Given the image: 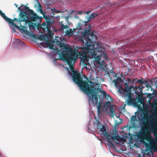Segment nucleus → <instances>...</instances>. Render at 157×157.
Returning a JSON list of instances; mask_svg holds the SVG:
<instances>
[{
	"instance_id": "f257e3e1",
	"label": "nucleus",
	"mask_w": 157,
	"mask_h": 157,
	"mask_svg": "<svg viewBox=\"0 0 157 157\" xmlns=\"http://www.w3.org/2000/svg\"><path fill=\"white\" fill-rule=\"evenodd\" d=\"M93 45L91 44L90 46L88 48L89 49H86V46L85 45L84 47H80L79 49L82 50L80 52H76L74 51L71 48H67L66 49L67 51L69 53V54H66L68 58L67 61L68 64L70 65H72L71 62L74 60H76L78 58V56L81 59V63L84 67L87 65H90L89 62V58L87 56L88 53L91 54L92 58L95 57L97 55V52L96 49H94Z\"/></svg>"
},
{
	"instance_id": "f03ea898",
	"label": "nucleus",
	"mask_w": 157,
	"mask_h": 157,
	"mask_svg": "<svg viewBox=\"0 0 157 157\" xmlns=\"http://www.w3.org/2000/svg\"><path fill=\"white\" fill-rule=\"evenodd\" d=\"M84 77L87 81L82 80L80 73L78 72H74L72 78L74 82L78 84L81 90L85 93H89L90 91L93 92L94 90L98 86L99 87V84L94 82H92L84 75Z\"/></svg>"
},
{
	"instance_id": "7ed1b4c3",
	"label": "nucleus",
	"mask_w": 157,
	"mask_h": 157,
	"mask_svg": "<svg viewBox=\"0 0 157 157\" xmlns=\"http://www.w3.org/2000/svg\"><path fill=\"white\" fill-rule=\"evenodd\" d=\"M155 103L157 105V103ZM153 133L155 139L150 134L148 128L143 127L140 133L142 139L145 140L149 142V143H144L147 150L149 151L152 149H153L154 151H157V128L154 130Z\"/></svg>"
},
{
	"instance_id": "20e7f679",
	"label": "nucleus",
	"mask_w": 157,
	"mask_h": 157,
	"mask_svg": "<svg viewBox=\"0 0 157 157\" xmlns=\"http://www.w3.org/2000/svg\"><path fill=\"white\" fill-rule=\"evenodd\" d=\"M22 9H25V11L20 12L19 17V22L27 21L29 18L28 14L26 13V12H27L29 13V17L32 21L39 23L41 22L43 17H39L36 13H34L33 11L30 9L29 7L25 6Z\"/></svg>"
},
{
	"instance_id": "39448f33",
	"label": "nucleus",
	"mask_w": 157,
	"mask_h": 157,
	"mask_svg": "<svg viewBox=\"0 0 157 157\" xmlns=\"http://www.w3.org/2000/svg\"><path fill=\"white\" fill-rule=\"evenodd\" d=\"M40 13L44 15V13L41 9L40 10ZM44 16L46 19V21L43 22L40 26V29L44 33H47L49 36H52L53 33L52 32V28L53 21L50 17L44 15Z\"/></svg>"
},
{
	"instance_id": "423d86ee",
	"label": "nucleus",
	"mask_w": 157,
	"mask_h": 157,
	"mask_svg": "<svg viewBox=\"0 0 157 157\" xmlns=\"http://www.w3.org/2000/svg\"><path fill=\"white\" fill-rule=\"evenodd\" d=\"M90 28L91 26L89 25V26L86 29L82 35L86 41L85 45L86 46V48L87 50L89 49L88 48L90 47V45L93 43L91 40H93L94 37H95L94 34L95 32L94 30H93L91 32L90 31Z\"/></svg>"
},
{
	"instance_id": "0eeeda50",
	"label": "nucleus",
	"mask_w": 157,
	"mask_h": 157,
	"mask_svg": "<svg viewBox=\"0 0 157 157\" xmlns=\"http://www.w3.org/2000/svg\"><path fill=\"white\" fill-rule=\"evenodd\" d=\"M93 92L90 91L89 93L87 92L86 94L89 98V103L90 104H92L94 106L98 104V94L101 91V89L98 86L94 90Z\"/></svg>"
},
{
	"instance_id": "6e6552de",
	"label": "nucleus",
	"mask_w": 157,
	"mask_h": 157,
	"mask_svg": "<svg viewBox=\"0 0 157 157\" xmlns=\"http://www.w3.org/2000/svg\"><path fill=\"white\" fill-rule=\"evenodd\" d=\"M95 124L97 130L100 132L101 136L105 137L108 140V142H109L111 144L113 145L109 137V134H108V132L106 130V128L101 124L100 122L97 119H96Z\"/></svg>"
},
{
	"instance_id": "1a4fd4ad",
	"label": "nucleus",
	"mask_w": 157,
	"mask_h": 157,
	"mask_svg": "<svg viewBox=\"0 0 157 157\" xmlns=\"http://www.w3.org/2000/svg\"><path fill=\"white\" fill-rule=\"evenodd\" d=\"M133 82L131 80V79L128 78L127 80H125V82L124 84V88H122L124 91V93L127 92H132V89L137 88V87L136 85L134 86Z\"/></svg>"
},
{
	"instance_id": "9d476101",
	"label": "nucleus",
	"mask_w": 157,
	"mask_h": 157,
	"mask_svg": "<svg viewBox=\"0 0 157 157\" xmlns=\"http://www.w3.org/2000/svg\"><path fill=\"white\" fill-rule=\"evenodd\" d=\"M67 48H65L66 52L65 51H63V52L59 55V57L61 58H62V59H63V60L66 61V62H67L68 64L69 65V67H70V69L72 71V72H73V75H73L74 72H77V71H75L74 70V67L72 66L73 63L77 60V59L76 60L75 59L73 61H72V62H71L72 64V65H70L68 64V63H67V59L68 58V57H67V56L66 55L69 54L70 53H69V52H68L67 51L66 49Z\"/></svg>"
},
{
	"instance_id": "9b49d317",
	"label": "nucleus",
	"mask_w": 157,
	"mask_h": 157,
	"mask_svg": "<svg viewBox=\"0 0 157 157\" xmlns=\"http://www.w3.org/2000/svg\"><path fill=\"white\" fill-rule=\"evenodd\" d=\"M124 93L128 98V99L126 101L127 105H132L135 104L136 101L135 99L132 98L133 95L132 94V92H127Z\"/></svg>"
},
{
	"instance_id": "f8f14e48",
	"label": "nucleus",
	"mask_w": 157,
	"mask_h": 157,
	"mask_svg": "<svg viewBox=\"0 0 157 157\" xmlns=\"http://www.w3.org/2000/svg\"><path fill=\"white\" fill-rule=\"evenodd\" d=\"M19 21V19H18L17 18H14L13 19H11L10 18V20H8L7 22L11 25L14 26L15 28H19V26L14 23V21Z\"/></svg>"
},
{
	"instance_id": "ddd939ff",
	"label": "nucleus",
	"mask_w": 157,
	"mask_h": 157,
	"mask_svg": "<svg viewBox=\"0 0 157 157\" xmlns=\"http://www.w3.org/2000/svg\"><path fill=\"white\" fill-rule=\"evenodd\" d=\"M101 92L102 93L103 97L105 98V99L109 101V102H107V103H109V101H111L112 100V97H110L109 94H107L106 92L102 90Z\"/></svg>"
},
{
	"instance_id": "4468645a",
	"label": "nucleus",
	"mask_w": 157,
	"mask_h": 157,
	"mask_svg": "<svg viewBox=\"0 0 157 157\" xmlns=\"http://www.w3.org/2000/svg\"><path fill=\"white\" fill-rule=\"evenodd\" d=\"M149 82L153 87L157 88V77L150 79Z\"/></svg>"
},
{
	"instance_id": "2eb2a0df",
	"label": "nucleus",
	"mask_w": 157,
	"mask_h": 157,
	"mask_svg": "<svg viewBox=\"0 0 157 157\" xmlns=\"http://www.w3.org/2000/svg\"><path fill=\"white\" fill-rule=\"evenodd\" d=\"M138 83H140L141 85H142L144 83H145L146 86L147 88L152 89V87H153L151 85H149V84L148 82L147 81H143L142 79H139Z\"/></svg>"
},
{
	"instance_id": "dca6fc26",
	"label": "nucleus",
	"mask_w": 157,
	"mask_h": 157,
	"mask_svg": "<svg viewBox=\"0 0 157 157\" xmlns=\"http://www.w3.org/2000/svg\"><path fill=\"white\" fill-rule=\"evenodd\" d=\"M55 43L57 45L59 46L60 48H61L63 47L65 49V48H69V47H65V44L64 43H62L58 40H56Z\"/></svg>"
},
{
	"instance_id": "f3484780",
	"label": "nucleus",
	"mask_w": 157,
	"mask_h": 157,
	"mask_svg": "<svg viewBox=\"0 0 157 157\" xmlns=\"http://www.w3.org/2000/svg\"><path fill=\"white\" fill-rule=\"evenodd\" d=\"M20 27H19V28H16L17 29L20 31H22L25 33H29V32L27 29V27H25L24 26H21V24L20 23Z\"/></svg>"
},
{
	"instance_id": "a211bd4d",
	"label": "nucleus",
	"mask_w": 157,
	"mask_h": 157,
	"mask_svg": "<svg viewBox=\"0 0 157 157\" xmlns=\"http://www.w3.org/2000/svg\"><path fill=\"white\" fill-rule=\"evenodd\" d=\"M98 16V14H95L94 13H92L90 15L89 17H87V21H85V23L86 24L91 19L95 17H96L97 16Z\"/></svg>"
},
{
	"instance_id": "6ab92c4d",
	"label": "nucleus",
	"mask_w": 157,
	"mask_h": 157,
	"mask_svg": "<svg viewBox=\"0 0 157 157\" xmlns=\"http://www.w3.org/2000/svg\"><path fill=\"white\" fill-rule=\"evenodd\" d=\"M0 14L7 22L8 21V20H10V18L7 17L5 13H2L1 10H0Z\"/></svg>"
},
{
	"instance_id": "aec40b11",
	"label": "nucleus",
	"mask_w": 157,
	"mask_h": 157,
	"mask_svg": "<svg viewBox=\"0 0 157 157\" xmlns=\"http://www.w3.org/2000/svg\"><path fill=\"white\" fill-rule=\"evenodd\" d=\"M62 22H61V23L59 24L61 28V29L60 30H62L63 32L64 29H67L68 28V26L67 25H64Z\"/></svg>"
},
{
	"instance_id": "412c9836",
	"label": "nucleus",
	"mask_w": 157,
	"mask_h": 157,
	"mask_svg": "<svg viewBox=\"0 0 157 157\" xmlns=\"http://www.w3.org/2000/svg\"><path fill=\"white\" fill-rule=\"evenodd\" d=\"M108 108L109 109V110L111 113L113 115L114 111L113 109L114 106L113 105H110L109 106H108Z\"/></svg>"
},
{
	"instance_id": "4be33fe9",
	"label": "nucleus",
	"mask_w": 157,
	"mask_h": 157,
	"mask_svg": "<svg viewBox=\"0 0 157 157\" xmlns=\"http://www.w3.org/2000/svg\"><path fill=\"white\" fill-rule=\"evenodd\" d=\"M73 32L72 29H69V30H67L65 31V34L66 35H69L70 34H72Z\"/></svg>"
},
{
	"instance_id": "5701e85b",
	"label": "nucleus",
	"mask_w": 157,
	"mask_h": 157,
	"mask_svg": "<svg viewBox=\"0 0 157 157\" xmlns=\"http://www.w3.org/2000/svg\"><path fill=\"white\" fill-rule=\"evenodd\" d=\"M111 138L113 139V140H115L117 141H119L120 140V136H112Z\"/></svg>"
},
{
	"instance_id": "b1692460",
	"label": "nucleus",
	"mask_w": 157,
	"mask_h": 157,
	"mask_svg": "<svg viewBox=\"0 0 157 157\" xmlns=\"http://www.w3.org/2000/svg\"><path fill=\"white\" fill-rule=\"evenodd\" d=\"M95 59V60L98 62V63L100 62V56L99 55L96 56L94 58Z\"/></svg>"
},
{
	"instance_id": "393cba45",
	"label": "nucleus",
	"mask_w": 157,
	"mask_h": 157,
	"mask_svg": "<svg viewBox=\"0 0 157 157\" xmlns=\"http://www.w3.org/2000/svg\"><path fill=\"white\" fill-rule=\"evenodd\" d=\"M138 101L140 104H143V100L142 97L138 98L137 99Z\"/></svg>"
},
{
	"instance_id": "a878e982",
	"label": "nucleus",
	"mask_w": 157,
	"mask_h": 157,
	"mask_svg": "<svg viewBox=\"0 0 157 157\" xmlns=\"http://www.w3.org/2000/svg\"><path fill=\"white\" fill-rule=\"evenodd\" d=\"M131 121L133 122L136 121V116L134 115L132 116L131 119Z\"/></svg>"
},
{
	"instance_id": "bb28decb",
	"label": "nucleus",
	"mask_w": 157,
	"mask_h": 157,
	"mask_svg": "<svg viewBox=\"0 0 157 157\" xmlns=\"http://www.w3.org/2000/svg\"><path fill=\"white\" fill-rule=\"evenodd\" d=\"M99 109V110H97L98 114L99 115H101L102 114V110L101 108H100Z\"/></svg>"
},
{
	"instance_id": "cd10ccee",
	"label": "nucleus",
	"mask_w": 157,
	"mask_h": 157,
	"mask_svg": "<svg viewBox=\"0 0 157 157\" xmlns=\"http://www.w3.org/2000/svg\"><path fill=\"white\" fill-rule=\"evenodd\" d=\"M22 6H23L24 7V6H23V5H22L21 7H18V10L19 11H20V12L21 11H25V10H25V9H22L23 8H24V7L22 8H21V9H20V8H22Z\"/></svg>"
},
{
	"instance_id": "c85d7f7f",
	"label": "nucleus",
	"mask_w": 157,
	"mask_h": 157,
	"mask_svg": "<svg viewBox=\"0 0 157 157\" xmlns=\"http://www.w3.org/2000/svg\"><path fill=\"white\" fill-rule=\"evenodd\" d=\"M139 79H138L137 78H135L133 79V80H132V81L133 82V83H134V82H135L136 83H138L139 82Z\"/></svg>"
},
{
	"instance_id": "c756f323",
	"label": "nucleus",
	"mask_w": 157,
	"mask_h": 157,
	"mask_svg": "<svg viewBox=\"0 0 157 157\" xmlns=\"http://www.w3.org/2000/svg\"><path fill=\"white\" fill-rule=\"evenodd\" d=\"M103 54L104 58H105V59H108V57L107 54L104 52H103Z\"/></svg>"
},
{
	"instance_id": "7c9ffc66",
	"label": "nucleus",
	"mask_w": 157,
	"mask_h": 157,
	"mask_svg": "<svg viewBox=\"0 0 157 157\" xmlns=\"http://www.w3.org/2000/svg\"><path fill=\"white\" fill-rule=\"evenodd\" d=\"M97 110H99V109L101 108V104H98V105L97 106Z\"/></svg>"
},
{
	"instance_id": "2f4dec72",
	"label": "nucleus",
	"mask_w": 157,
	"mask_h": 157,
	"mask_svg": "<svg viewBox=\"0 0 157 157\" xmlns=\"http://www.w3.org/2000/svg\"><path fill=\"white\" fill-rule=\"evenodd\" d=\"M147 115H145L144 116L143 119L144 120H147Z\"/></svg>"
},
{
	"instance_id": "473e14b6",
	"label": "nucleus",
	"mask_w": 157,
	"mask_h": 157,
	"mask_svg": "<svg viewBox=\"0 0 157 157\" xmlns=\"http://www.w3.org/2000/svg\"><path fill=\"white\" fill-rule=\"evenodd\" d=\"M117 79V80L120 81L122 82V78H121L120 77H118Z\"/></svg>"
},
{
	"instance_id": "72a5a7b5",
	"label": "nucleus",
	"mask_w": 157,
	"mask_h": 157,
	"mask_svg": "<svg viewBox=\"0 0 157 157\" xmlns=\"http://www.w3.org/2000/svg\"><path fill=\"white\" fill-rule=\"evenodd\" d=\"M54 12H56L57 13H58L60 12V11L58 10H54Z\"/></svg>"
},
{
	"instance_id": "f704fd0d",
	"label": "nucleus",
	"mask_w": 157,
	"mask_h": 157,
	"mask_svg": "<svg viewBox=\"0 0 157 157\" xmlns=\"http://www.w3.org/2000/svg\"><path fill=\"white\" fill-rule=\"evenodd\" d=\"M109 71H110V72L111 73H114L113 69V68H112V69L111 70H110Z\"/></svg>"
},
{
	"instance_id": "c9c22d12",
	"label": "nucleus",
	"mask_w": 157,
	"mask_h": 157,
	"mask_svg": "<svg viewBox=\"0 0 157 157\" xmlns=\"http://www.w3.org/2000/svg\"><path fill=\"white\" fill-rule=\"evenodd\" d=\"M29 28H33V29H34V27L32 25H29Z\"/></svg>"
},
{
	"instance_id": "e433bc0d",
	"label": "nucleus",
	"mask_w": 157,
	"mask_h": 157,
	"mask_svg": "<svg viewBox=\"0 0 157 157\" xmlns=\"http://www.w3.org/2000/svg\"><path fill=\"white\" fill-rule=\"evenodd\" d=\"M143 124L144 125H147V122H144L143 123Z\"/></svg>"
},
{
	"instance_id": "4c0bfd02",
	"label": "nucleus",
	"mask_w": 157,
	"mask_h": 157,
	"mask_svg": "<svg viewBox=\"0 0 157 157\" xmlns=\"http://www.w3.org/2000/svg\"><path fill=\"white\" fill-rule=\"evenodd\" d=\"M53 47V46L52 45H51L50 46V48L51 49H52Z\"/></svg>"
},
{
	"instance_id": "58836bf2",
	"label": "nucleus",
	"mask_w": 157,
	"mask_h": 157,
	"mask_svg": "<svg viewBox=\"0 0 157 157\" xmlns=\"http://www.w3.org/2000/svg\"><path fill=\"white\" fill-rule=\"evenodd\" d=\"M78 14H81L82 13V11H78Z\"/></svg>"
},
{
	"instance_id": "ea45409f",
	"label": "nucleus",
	"mask_w": 157,
	"mask_h": 157,
	"mask_svg": "<svg viewBox=\"0 0 157 157\" xmlns=\"http://www.w3.org/2000/svg\"><path fill=\"white\" fill-rule=\"evenodd\" d=\"M91 12V11H87V12H86V13L88 14L89 13H90V12Z\"/></svg>"
},
{
	"instance_id": "a19ab883",
	"label": "nucleus",
	"mask_w": 157,
	"mask_h": 157,
	"mask_svg": "<svg viewBox=\"0 0 157 157\" xmlns=\"http://www.w3.org/2000/svg\"><path fill=\"white\" fill-rule=\"evenodd\" d=\"M14 5L16 6V7H17L18 6V5L16 3L14 4Z\"/></svg>"
},
{
	"instance_id": "79ce46f5",
	"label": "nucleus",
	"mask_w": 157,
	"mask_h": 157,
	"mask_svg": "<svg viewBox=\"0 0 157 157\" xmlns=\"http://www.w3.org/2000/svg\"><path fill=\"white\" fill-rule=\"evenodd\" d=\"M81 41L83 42V43H84V41L83 39H81Z\"/></svg>"
},
{
	"instance_id": "37998d69",
	"label": "nucleus",
	"mask_w": 157,
	"mask_h": 157,
	"mask_svg": "<svg viewBox=\"0 0 157 157\" xmlns=\"http://www.w3.org/2000/svg\"><path fill=\"white\" fill-rule=\"evenodd\" d=\"M108 74H109V71H108V72L107 73Z\"/></svg>"
}]
</instances>
